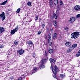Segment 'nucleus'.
<instances>
[{
    "label": "nucleus",
    "mask_w": 80,
    "mask_h": 80,
    "mask_svg": "<svg viewBox=\"0 0 80 80\" xmlns=\"http://www.w3.org/2000/svg\"><path fill=\"white\" fill-rule=\"evenodd\" d=\"M80 35V33L79 32H75L73 33L71 35V37L73 39H75L78 38Z\"/></svg>",
    "instance_id": "1"
},
{
    "label": "nucleus",
    "mask_w": 80,
    "mask_h": 80,
    "mask_svg": "<svg viewBox=\"0 0 80 80\" xmlns=\"http://www.w3.org/2000/svg\"><path fill=\"white\" fill-rule=\"evenodd\" d=\"M54 68L55 69H54L52 66L51 67V68L52 69V70L54 74V75H56L57 74V71H58V69L57 68V66H55Z\"/></svg>",
    "instance_id": "2"
},
{
    "label": "nucleus",
    "mask_w": 80,
    "mask_h": 80,
    "mask_svg": "<svg viewBox=\"0 0 80 80\" xmlns=\"http://www.w3.org/2000/svg\"><path fill=\"white\" fill-rule=\"evenodd\" d=\"M18 30V26L14 29L12 30L11 31V35H13Z\"/></svg>",
    "instance_id": "3"
},
{
    "label": "nucleus",
    "mask_w": 80,
    "mask_h": 80,
    "mask_svg": "<svg viewBox=\"0 0 80 80\" xmlns=\"http://www.w3.org/2000/svg\"><path fill=\"white\" fill-rule=\"evenodd\" d=\"M57 37H58L57 34L54 32L52 34V39H53V40H55V39L57 38Z\"/></svg>",
    "instance_id": "4"
},
{
    "label": "nucleus",
    "mask_w": 80,
    "mask_h": 80,
    "mask_svg": "<svg viewBox=\"0 0 80 80\" xmlns=\"http://www.w3.org/2000/svg\"><path fill=\"white\" fill-rule=\"evenodd\" d=\"M0 18H2V21H3L5 19V13L2 12L1 15L0 16Z\"/></svg>",
    "instance_id": "5"
},
{
    "label": "nucleus",
    "mask_w": 80,
    "mask_h": 80,
    "mask_svg": "<svg viewBox=\"0 0 80 80\" xmlns=\"http://www.w3.org/2000/svg\"><path fill=\"white\" fill-rule=\"evenodd\" d=\"M75 17H72L71 18H70L69 20V22L70 23H73L75 21Z\"/></svg>",
    "instance_id": "6"
},
{
    "label": "nucleus",
    "mask_w": 80,
    "mask_h": 80,
    "mask_svg": "<svg viewBox=\"0 0 80 80\" xmlns=\"http://www.w3.org/2000/svg\"><path fill=\"white\" fill-rule=\"evenodd\" d=\"M73 50V48H72V47H70L67 50V52H68V53H70L71 51H72Z\"/></svg>",
    "instance_id": "7"
},
{
    "label": "nucleus",
    "mask_w": 80,
    "mask_h": 80,
    "mask_svg": "<svg viewBox=\"0 0 80 80\" xmlns=\"http://www.w3.org/2000/svg\"><path fill=\"white\" fill-rule=\"evenodd\" d=\"M74 9L75 10H76L77 11L80 10V6H76L74 7Z\"/></svg>",
    "instance_id": "8"
},
{
    "label": "nucleus",
    "mask_w": 80,
    "mask_h": 80,
    "mask_svg": "<svg viewBox=\"0 0 80 80\" xmlns=\"http://www.w3.org/2000/svg\"><path fill=\"white\" fill-rule=\"evenodd\" d=\"M65 45L66 47H70L71 46V43L70 42H67L65 43Z\"/></svg>",
    "instance_id": "9"
},
{
    "label": "nucleus",
    "mask_w": 80,
    "mask_h": 80,
    "mask_svg": "<svg viewBox=\"0 0 80 80\" xmlns=\"http://www.w3.org/2000/svg\"><path fill=\"white\" fill-rule=\"evenodd\" d=\"M38 70V69H37V68H33V72L32 73L31 75H32L33 73H35V72H36V71H37Z\"/></svg>",
    "instance_id": "10"
},
{
    "label": "nucleus",
    "mask_w": 80,
    "mask_h": 80,
    "mask_svg": "<svg viewBox=\"0 0 80 80\" xmlns=\"http://www.w3.org/2000/svg\"><path fill=\"white\" fill-rule=\"evenodd\" d=\"M47 61V59H42L41 61V62L42 64H44V63H45Z\"/></svg>",
    "instance_id": "11"
},
{
    "label": "nucleus",
    "mask_w": 80,
    "mask_h": 80,
    "mask_svg": "<svg viewBox=\"0 0 80 80\" xmlns=\"http://www.w3.org/2000/svg\"><path fill=\"white\" fill-rule=\"evenodd\" d=\"M4 32V28L3 27L0 28V33H2Z\"/></svg>",
    "instance_id": "12"
},
{
    "label": "nucleus",
    "mask_w": 80,
    "mask_h": 80,
    "mask_svg": "<svg viewBox=\"0 0 80 80\" xmlns=\"http://www.w3.org/2000/svg\"><path fill=\"white\" fill-rule=\"evenodd\" d=\"M77 47V44H75L72 45L71 47H72V48H73V49H74L75 48H76Z\"/></svg>",
    "instance_id": "13"
},
{
    "label": "nucleus",
    "mask_w": 80,
    "mask_h": 80,
    "mask_svg": "<svg viewBox=\"0 0 80 80\" xmlns=\"http://www.w3.org/2000/svg\"><path fill=\"white\" fill-rule=\"evenodd\" d=\"M48 43H49V44L50 46H51L52 44V42H50V40L48 38Z\"/></svg>",
    "instance_id": "14"
},
{
    "label": "nucleus",
    "mask_w": 80,
    "mask_h": 80,
    "mask_svg": "<svg viewBox=\"0 0 80 80\" xmlns=\"http://www.w3.org/2000/svg\"><path fill=\"white\" fill-rule=\"evenodd\" d=\"M27 45L28 46V47L30 45H33V43L32 42H28V43L27 44Z\"/></svg>",
    "instance_id": "15"
},
{
    "label": "nucleus",
    "mask_w": 80,
    "mask_h": 80,
    "mask_svg": "<svg viewBox=\"0 0 80 80\" xmlns=\"http://www.w3.org/2000/svg\"><path fill=\"white\" fill-rule=\"evenodd\" d=\"M24 52H25V51H24V50H23L22 49H21L20 55H22L23 54V53H24Z\"/></svg>",
    "instance_id": "16"
},
{
    "label": "nucleus",
    "mask_w": 80,
    "mask_h": 80,
    "mask_svg": "<svg viewBox=\"0 0 80 80\" xmlns=\"http://www.w3.org/2000/svg\"><path fill=\"white\" fill-rule=\"evenodd\" d=\"M49 3L50 5V7H53V2L52 1V0H50V1L49 2Z\"/></svg>",
    "instance_id": "17"
},
{
    "label": "nucleus",
    "mask_w": 80,
    "mask_h": 80,
    "mask_svg": "<svg viewBox=\"0 0 80 80\" xmlns=\"http://www.w3.org/2000/svg\"><path fill=\"white\" fill-rule=\"evenodd\" d=\"M53 24L55 27H57V22L56 21H54L53 22Z\"/></svg>",
    "instance_id": "18"
},
{
    "label": "nucleus",
    "mask_w": 80,
    "mask_h": 80,
    "mask_svg": "<svg viewBox=\"0 0 80 80\" xmlns=\"http://www.w3.org/2000/svg\"><path fill=\"white\" fill-rule=\"evenodd\" d=\"M7 0L3 2L1 4V5H5L6 3H7Z\"/></svg>",
    "instance_id": "19"
},
{
    "label": "nucleus",
    "mask_w": 80,
    "mask_h": 80,
    "mask_svg": "<svg viewBox=\"0 0 80 80\" xmlns=\"http://www.w3.org/2000/svg\"><path fill=\"white\" fill-rule=\"evenodd\" d=\"M45 65H43V64H42L41 65H40V69H41L42 68H45Z\"/></svg>",
    "instance_id": "20"
},
{
    "label": "nucleus",
    "mask_w": 80,
    "mask_h": 80,
    "mask_svg": "<svg viewBox=\"0 0 80 80\" xmlns=\"http://www.w3.org/2000/svg\"><path fill=\"white\" fill-rule=\"evenodd\" d=\"M53 49H49V52L50 53H53Z\"/></svg>",
    "instance_id": "21"
},
{
    "label": "nucleus",
    "mask_w": 80,
    "mask_h": 80,
    "mask_svg": "<svg viewBox=\"0 0 80 80\" xmlns=\"http://www.w3.org/2000/svg\"><path fill=\"white\" fill-rule=\"evenodd\" d=\"M58 0H54V3L55 5H57L58 4Z\"/></svg>",
    "instance_id": "22"
},
{
    "label": "nucleus",
    "mask_w": 80,
    "mask_h": 80,
    "mask_svg": "<svg viewBox=\"0 0 80 80\" xmlns=\"http://www.w3.org/2000/svg\"><path fill=\"white\" fill-rule=\"evenodd\" d=\"M53 18H55V19H57V15L55 14H53Z\"/></svg>",
    "instance_id": "23"
},
{
    "label": "nucleus",
    "mask_w": 80,
    "mask_h": 80,
    "mask_svg": "<svg viewBox=\"0 0 80 80\" xmlns=\"http://www.w3.org/2000/svg\"><path fill=\"white\" fill-rule=\"evenodd\" d=\"M23 76H24V74L22 75V76H21V80H25V76H24L23 77Z\"/></svg>",
    "instance_id": "24"
},
{
    "label": "nucleus",
    "mask_w": 80,
    "mask_h": 80,
    "mask_svg": "<svg viewBox=\"0 0 80 80\" xmlns=\"http://www.w3.org/2000/svg\"><path fill=\"white\" fill-rule=\"evenodd\" d=\"M48 37H48V39H49V40H51V36H52V34L50 33L49 34H48Z\"/></svg>",
    "instance_id": "25"
},
{
    "label": "nucleus",
    "mask_w": 80,
    "mask_h": 80,
    "mask_svg": "<svg viewBox=\"0 0 80 80\" xmlns=\"http://www.w3.org/2000/svg\"><path fill=\"white\" fill-rule=\"evenodd\" d=\"M60 4L61 5H62V7H63V2H62V1H60Z\"/></svg>",
    "instance_id": "26"
},
{
    "label": "nucleus",
    "mask_w": 80,
    "mask_h": 80,
    "mask_svg": "<svg viewBox=\"0 0 80 80\" xmlns=\"http://www.w3.org/2000/svg\"><path fill=\"white\" fill-rule=\"evenodd\" d=\"M27 5L29 7L30 6H31V2H28Z\"/></svg>",
    "instance_id": "27"
},
{
    "label": "nucleus",
    "mask_w": 80,
    "mask_h": 80,
    "mask_svg": "<svg viewBox=\"0 0 80 80\" xmlns=\"http://www.w3.org/2000/svg\"><path fill=\"white\" fill-rule=\"evenodd\" d=\"M64 29L65 30H66L67 31L68 30V28L67 27H65L64 28Z\"/></svg>",
    "instance_id": "28"
},
{
    "label": "nucleus",
    "mask_w": 80,
    "mask_h": 80,
    "mask_svg": "<svg viewBox=\"0 0 80 80\" xmlns=\"http://www.w3.org/2000/svg\"><path fill=\"white\" fill-rule=\"evenodd\" d=\"M60 77L61 78H63V77H65V76L64 75L61 74Z\"/></svg>",
    "instance_id": "29"
},
{
    "label": "nucleus",
    "mask_w": 80,
    "mask_h": 80,
    "mask_svg": "<svg viewBox=\"0 0 80 80\" xmlns=\"http://www.w3.org/2000/svg\"><path fill=\"white\" fill-rule=\"evenodd\" d=\"M76 18H80V14H78L76 16Z\"/></svg>",
    "instance_id": "30"
},
{
    "label": "nucleus",
    "mask_w": 80,
    "mask_h": 80,
    "mask_svg": "<svg viewBox=\"0 0 80 80\" xmlns=\"http://www.w3.org/2000/svg\"><path fill=\"white\" fill-rule=\"evenodd\" d=\"M20 8H19L17 11V12L18 13L20 12Z\"/></svg>",
    "instance_id": "31"
},
{
    "label": "nucleus",
    "mask_w": 80,
    "mask_h": 80,
    "mask_svg": "<svg viewBox=\"0 0 80 80\" xmlns=\"http://www.w3.org/2000/svg\"><path fill=\"white\" fill-rule=\"evenodd\" d=\"M56 13H60V10H57Z\"/></svg>",
    "instance_id": "32"
},
{
    "label": "nucleus",
    "mask_w": 80,
    "mask_h": 80,
    "mask_svg": "<svg viewBox=\"0 0 80 80\" xmlns=\"http://www.w3.org/2000/svg\"><path fill=\"white\" fill-rule=\"evenodd\" d=\"M76 57H79L80 56V53H77L76 55Z\"/></svg>",
    "instance_id": "33"
},
{
    "label": "nucleus",
    "mask_w": 80,
    "mask_h": 80,
    "mask_svg": "<svg viewBox=\"0 0 80 80\" xmlns=\"http://www.w3.org/2000/svg\"><path fill=\"white\" fill-rule=\"evenodd\" d=\"M45 55L46 57H47V56H48V53H47L46 51H45Z\"/></svg>",
    "instance_id": "34"
},
{
    "label": "nucleus",
    "mask_w": 80,
    "mask_h": 80,
    "mask_svg": "<svg viewBox=\"0 0 80 80\" xmlns=\"http://www.w3.org/2000/svg\"><path fill=\"white\" fill-rule=\"evenodd\" d=\"M18 42H17L16 41H15V42H14V43L15 45H17V44H18Z\"/></svg>",
    "instance_id": "35"
},
{
    "label": "nucleus",
    "mask_w": 80,
    "mask_h": 80,
    "mask_svg": "<svg viewBox=\"0 0 80 80\" xmlns=\"http://www.w3.org/2000/svg\"><path fill=\"white\" fill-rule=\"evenodd\" d=\"M50 62L51 63L52 61V58H50L49 59Z\"/></svg>",
    "instance_id": "36"
},
{
    "label": "nucleus",
    "mask_w": 80,
    "mask_h": 80,
    "mask_svg": "<svg viewBox=\"0 0 80 80\" xmlns=\"http://www.w3.org/2000/svg\"><path fill=\"white\" fill-rule=\"evenodd\" d=\"M38 16L36 17L35 20L36 21H37L38 20Z\"/></svg>",
    "instance_id": "37"
},
{
    "label": "nucleus",
    "mask_w": 80,
    "mask_h": 80,
    "mask_svg": "<svg viewBox=\"0 0 80 80\" xmlns=\"http://www.w3.org/2000/svg\"><path fill=\"white\" fill-rule=\"evenodd\" d=\"M45 24H42V28L43 29L44 28V27H45Z\"/></svg>",
    "instance_id": "38"
},
{
    "label": "nucleus",
    "mask_w": 80,
    "mask_h": 80,
    "mask_svg": "<svg viewBox=\"0 0 80 80\" xmlns=\"http://www.w3.org/2000/svg\"><path fill=\"white\" fill-rule=\"evenodd\" d=\"M52 62H53V63H55V60L54 59H52Z\"/></svg>",
    "instance_id": "39"
},
{
    "label": "nucleus",
    "mask_w": 80,
    "mask_h": 80,
    "mask_svg": "<svg viewBox=\"0 0 80 80\" xmlns=\"http://www.w3.org/2000/svg\"><path fill=\"white\" fill-rule=\"evenodd\" d=\"M41 33H42V32L40 31H39L38 32V35H40V34Z\"/></svg>",
    "instance_id": "40"
},
{
    "label": "nucleus",
    "mask_w": 80,
    "mask_h": 80,
    "mask_svg": "<svg viewBox=\"0 0 80 80\" xmlns=\"http://www.w3.org/2000/svg\"><path fill=\"white\" fill-rule=\"evenodd\" d=\"M17 52L19 53V55H20V50H18Z\"/></svg>",
    "instance_id": "41"
},
{
    "label": "nucleus",
    "mask_w": 80,
    "mask_h": 80,
    "mask_svg": "<svg viewBox=\"0 0 80 80\" xmlns=\"http://www.w3.org/2000/svg\"><path fill=\"white\" fill-rule=\"evenodd\" d=\"M32 56L34 57H35V54H33L32 55Z\"/></svg>",
    "instance_id": "42"
},
{
    "label": "nucleus",
    "mask_w": 80,
    "mask_h": 80,
    "mask_svg": "<svg viewBox=\"0 0 80 80\" xmlns=\"http://www.w3.org/2000/svg\"><path fill=\"white\" fill-rule=\"evenodd\" d=\"M3 47V46L2 45H0V48H2Z\"/></svg>",
    "instance_id": "43"
},
{
    "label": "nucleus",
    "mask_w": 80,
    "mask_h": 80,
    "mask_svg": "<svg viewBox=\"0 0 80 80\" xmlns=\"http://www.w3.org/2000/svg\"><path fill=\"white\" fill-rule=\"evenodd\" d=\"M8 10L9 11H12V9H8Z\"/></svg>",
    "instance_id": "44"
},
{
    "label": "nucleus",
    "mask_w": 80,
    "mask_h": 80,
    "mask_svg": "<svg viewBox=\"0 0 80 80\" xmlns=\"http://www.w3.org/2000/svg\"><path fill=\"white\" fill-rule=\"evenodd\" d=\"M45 38H46V39H47V36L45 35Z\"/></svg>",
    "instance_id": "45"
},
{
    "label": "nucleus",
    "mask_w": 80,
    "mask_h": 80,
    "mask_svg": "<svg viewBox=\"0 0 80 80\" xmlns=\"http://www.w3.org/2000/svg\"><path fill=\"white\" fill-rule=\"evenodd\" d=\"M53 77L54 78H56V76H53Z\"/></svg>",
    "instance_id": "46"
},
{
    "label": "nucleus",
    "mask_w": 80,
    "mask_h": 80,
    "mask_svg": "<svg viewBox=\"0 0 80 80\" xmlns=\"http://www.w3.org/2000/svg\"><path fill=\"white\" fill-rule=\"evenodd\" d=\"M58 8H59V5L57 6Z\"/></svg>",
    "instance_id": "47"
},
{
    "label": "nucleus",
    "mask_w": 80,
    "mask_h": 80,
    "mask_svg": "<svg viewBox=\"0 0 80 80\" xmlns=\"http://www.w3.org/2000/svg\"><path fill=\"white\" fill-rule=\"evenodd\" d=\"M51 32H52V30H51Z\"/></svg>",
    "instance_id": "48"
},
{
    "label": "nucleus",
    "mask_w": 80,
    "mask_h": 80,
    "mask_svg": "<svg viewBox=\"0 0 80 80\" xmlns=\"http://www.w3.org/2000/svg\"><path fill=\"white\" fill-rule=\"evenodd\" d=\"M62 8V7H61V9Z\"/></svg>",
    "instance_id": "49"
},
{
    "label": "nucleus",
    "mask_w": 80,
    "mask_h": 80,
    "mask_svg": "<svg viewBox=\"0 0 80 80\" xmlns=\"http://www.w3.org/2000/svg\"><path fill=\"white\" fill-rule=\"evenodd\" d=\"M21 44H23V43H21Z\"/></svg>",
    "instance_id": "50"
},
{
    "label": "nucleus",
    "mask_w": 80,
    "mask_h": 80,
    "mask_svg": "<svg viewBox=\"0 0 80 80\" xmlns=\"http://www.w3.org/2000/svg\"><path fill=\"white\" fill-rule=\"evenodd\" d=\"M11 79V80H12L13 79Z\"/></svg>",
    "instance_id": "51"
}]
</instances>
